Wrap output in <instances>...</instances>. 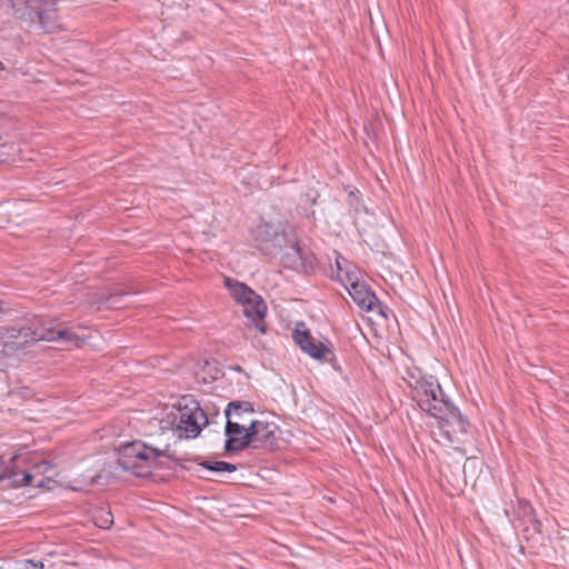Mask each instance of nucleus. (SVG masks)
Segmentation results:
<instances>
[{
	"instance_id": "nucleus-25",
	"label": "nucleus",
	"mask_w": 569,
	"mask_h": 569,
	"mask_svg": "<svg viewBox=\"0 0 569 569\" xmlns=\"http://www.w3.org/2000/svg\"><path fill=\"white\" fill-rule=\"evenodd\" d=\"M443 435L447 437L448 440L451 441V436H450V431H443Z\"/></svg>"
},
{
	"instance_id": "nucleus-21",
	"label": "nucleus",
	"mask_w": 569,
	"mask_h": 569,
	"mask_svg": "<svg viewBox=\"0 0 569 569\" xmlns=\"http://www.w3.org/2000/svg\"><path fill=\"white\" fill-rule=\"evenodd\" d=\"M43 563L41 561H34L32 559H24L20 562V569H42Z\"/></svg>"
},
{
	"instance_id": "nucleus-19",
	"label": "nucleus",
	"mask_w": 569,
	"mask_h": 569,
	"mask_svg": "<svg viewBox=\"0 0 569 569\" xmlns=\"http://www.w3.org/2000/svg\"><path fill=\"white\" fill-rule=\"evenodd\" d=\"M200 467L212 472H234L237 466L227 461H207L203 460L199 463Z\"/></svg>"
},
{
	"instance_id": "nucleus-1",
	"label": "nucleus",
	"mask_w": 569,
	"mask_h": 569,
	"mask_svg": "<svg viewBox=\"0 0 569 569\" xmlns=\"http://www.w3.org/2000/svg\"><path fill=\"white\" fill-rule=\"evenodd\" d=\"M0 301V313H2ZM87 340L86 336L76 332L58 319L34 317L28 323L0 328V353L8 358L24 359L36 353L39 341L70 343L80 346Z\"/></svg>"
},
{
	"instance_id": "nucleus-10",
	"label": "nucleus",
	"mask_w": 569,
	"mask_h": 569,
	"mask_svg": "<svg viewBox=\"0 0 569 569\" xmlns=\"http://www.w3.org/2000/svg\"><path fill=\"white\" fill-rule=\"evenodd\" d=\"M252 442L256 446L272 447L274 445V423L262 420H250Z\"/></svg>"
},
{
	"instance_id": "nucleus-24",
	"label": "nucleus",
	"mask_w": 569,
	"mask_h": 569,
	"mask_svg": "<svg viewBox=\"0 0 569 569\" xmlns=\"http://www.w3.org/2000/svg\"><path fill=\"white\" fill-rule=\"evenodd\" d=\"M23 481H24V485H30V483H31V481H32V476H31V473H29V472H24V473H23Z\"/></svg>"
},
{
	"instance_id": "nucleus-11",
	"label": "nucleus",
	"mask_w": 569,
	"mask_h": 569,
	"mask_svg": "<svg viewBox=\"0 0 569 569\" xmlns=\"http://www.w3.org/2000/svg\"><path fill=\"white\" fill-rule=\"evenodd\" d=\"M242 307V312L246 318L254 326V328L264 333L266 328L263 325V319L267 312V306L260 296H257V301L251 299Z\"/></svg>"
},
{
	"instance_id": "nucleus-8",
	"label": "nucleus",
	"mask_w": 569,
	"mask_h": 569,
	"mask_svg": "<svg viewBox=\"0 0 569 569\" xmlns=\"http://www.w3.org/2000/svg\"><path fill=\"white\" fill-rule=\"evenodd\" d=\"M224 433V450L228 452L243 450L252 442L251 427H246L244 422L227 419Z\"/></svg>"
},
{
	"instance_id": "nucleus-9",
	"label": "nucleus",
	"mask_w": 569,
	"mask_h": 569,
	"mask_svg": "<svg viewBox=\"0 0 569 569\" xmlns=\"http://www.w3.org/2000/svg\"><path fill=\"white\" fill-rule=\"evenodd\" d=\"M346 289L355 303L362 310L375 311L377 307H380V302L375 292L365 281L357 280Z\"/></svg>"
},
{
	"instance_id": "nucleus-2",
	"label": "nucleus",
	"mask_w": 569,
	"mask_h": 569,
	"mask_svg": "<svg viewBox=\"0 0 569 569\" xmlns=\"http://www.w3.org/2000/svg\"><path fill=\"white\" fill-rule=\"evenodd\" d=\"M164 459H172L170 445L156 446L141 440H133L120 445L118 449V465L120 468L141 478L150 476L157 467L167 466Z\"/></svg>"
},
{
	"instance_id": "nucleus-23",
	"label": "nucleus",
	"mask_w": 569,
	"mask_h": 569,
	"mask_svg": "<svg viewBox=\"0 0 569 569\" xmlns=\"http://www.w3.org/2000/svg\"><path fill=\"white\" fill-rule=\"evenodd\" d=\"M257 296H258V295L256 293V297H257ZM251 299H253V300H254V298H251V297H249V296H247V295H243V296L240 298V300H238L237 302H238L239 305H241V306H242V305H244L246 302H248V301H249V300H251ZM256 301H257V298H256Z\"/></svg>"
},
{
	"instance_id": "nucleus-13",
	"label": "nucleus",
	"mask_w": 569,
	"mask_h": 569,
	"mask_svg": "<svg viewBox=\"0 0 569 569\" xmlns=\"http://www.w3.org/2000/svg\"><path fill=\"white\" fill-rule=\"evenodd\" d=\"M337 276L336 279L345 287L348 288L351 283L359 280L358 269L355 264L346 258L337 253L336 257Z\"/></svg>"
},
{
	"instance_id": "nucleus-26",
	"label": "nucleus",
	"mask_w": 569,
	"mask_h": 569,
	"mask_svg": "<svg viewBox=\"0 0 569 569\" xmlns=\"http://www.w3.org/2000/svg\"><path fill=\"white\" fill-rule=\"evenodd\" d=\"M3 69V63L0 61V70Z\"/></svg>"
},
{
	"instance_id": "nucleus-7",
	"label": "nucleus",
	"mask_w": 569,
	"mask_h": 569,
	"mask_svg": "<svg viewBox=\"0 0 569 569\" xmlns=\"http://www.w3.org/2000/svg\"><path fill=\"white\" fill-rule=\"evenodd\" d=\"M273 257H279L284 268L292 270H301L306 266L307 256L300 247L296 234L289 233L286 242H282V249L277 250Z\"/></svg>"
},
{
	"instance_id": "nucleus-22",
	"label": "nucleus",
	"mask_w": 569,
	"mask_h": 569,
	"mask_svg": "<svg viewBox=\"0 0 569 569\" xmlns=\"http://www.w3.org/2000/svg\"><path fill=\"white\" fill-rule=\"evenodd\" d=\"M317 200V193L316 192H309L306 194V202L310 206L315 204Z\"/></svg>"
},
{
	"instance_id": "nucleus-18",
	"label": "nucleus",
	"mask_w": 569,
	"mask_h": 569,
	"mask_svg": "<svg viewBox=\"0 0 569 569\" xmlns=\"http://www.w3.org/2000/svg\"><path fill=\"white\" fill-rule=\"evenodd\" d=\"M93 523L101 529H109L113 525V515L109 508L101 507L92 516Z\"/></svg>"
},
{
	"instance_id": "nucleus-6",
	"label": "nucleus",
	"mask_w": 569,
	"mask_h": 569,
	"mask_svg": "<svg viewBox=\"0 0 569 569\" xmlns=\"http://www.w3.org/2000/svg\"><path fill=\"white\" fill-rule=\"evenodd\" d=\"M288 234L280 223L273 222H261L252 230L257 248L267 256H274L277 250H281Z\"/></svg>"
},
{
	"instance_id": "nucleus-17",
	"label": "nucleus",
	"mask_w": 569,
	"mask_h": 569,
	"mask_svg": "<svg viewBox=\"0 0 569 569\" xmlns=\"http://www.w3.org/2000/svg\"><path fill=\"white\" fill-rule=\"evenodd\" d=\"M129 296V292L126 291H116L111 292L108 296L102 295L98 300L97 303L99 306L106 307V308H121L124 306L123 299Z\"/></svg>"
},
{
	"instance_id": "nucleus-14",
	"label": "nucleus",
	"mask_w": 569,
	"mask_h": 569,
	"mask_svg": "<svg viewBox=\"0 0 569 569\" xmlns=\"http://www.w3.org/2000/svg\"><path fill=\"white\" fill-rule=\"evenodd\" d=\"M253 412V407L248 401H232L229 402L224 410L227 419L234 421L246 422V416Z\"/></svg>"
},
{
	"instance_id": "nucleus-4",
	"label": "nucleus",
	"mask_w": 569,
	"mask_h": 569,
	"mask_svg": "<svg viewBox=\"0 0 569 569\" xmlns=\"http://www.w3.org/2000/svg\"><path fill=\"white\" fill-rule=\"evenodd\" d=\"M178 416L173 421L179 438L193 439L208 423V417L199 402L190 395L182 396L177 402Z\"/></svg>"
},
{
	"instance_id": "nucleus-16",
	"label": "nucleus",
	"mask_w": 569,
	"mask_h": 569,
	"mask_svg": "<svg viewBox=\"0 0 569 569\" xmlns=\"http://www.w3.org/2000/svg\"><path fill=\"white\" fill-rule=\"evenodd\" d=\"M226 287L228 288L231 297L238 301L243 295L256 299V292L242 282L226 278Z\"/></svg>"
},
{
	"instance_id": "nucleus-5",
	"label": "nucleus",
	"mask_w": 569,
	"mask_h": 569,
	"mask_svg": "<svg viewBox=\"0 0 569 569\" xmlns=\"http://www.w3.org/2000/svg\"><path fill=\"white\" fill-rule=\"evenodd\" d=\"M16 17L28 28L46 32L60 28L54 0H24V9H16Z\"/></svg>"
},
{
	"instance_id": "nucleus-3",
	"label": "nucleus",
	"mask_w": 569,
	"mask_h": 569,
	"mask_svg": "<svg viewBox=\"0 0 569 569\" xmlns=\"http://www.w3.org/2000/svg\"><path fill=\"white\" fill-rule=\"evenodd\" d=\"M425 387L426 389H421L418 396H413L418 407L437 419L441 426L451 427L453 432H466V419L450 397L445 393L438 379L426 382Z\"/></svg>"
},
{
	"instance_id": "nucleus-15",
	"label": "nucleus",
	"mask_w": 569,
	"mask_h": 569,
	"mask_svg": "<svg viewBox=\"0 0 569 569\" xmlns=\"http://www.w3.org/2000/svg\"><path fill=\"white\" fill-rule=\"evenodd\" d=\"M437 379L431 375H423L419 370H409L407 371V376L405 377V381L409 386L413 396H418L421 389H426L425 383L430 382V380Z\"/></svg>"
},
{
	"instance_id": "nucleus-12",
	"label": "nucleus",
	"mask_w": 569,
	"mask_h": 569,
	"mask_svg": "<svg viewBox=\"0 0 569 569\" xmlns=\"http://www.w3.org/2000/svg\"><path fill=\"white\" fill-rule=\"evenodd\" d=\"M293 336L295 341L300 347V349L313 359L321 360L329 351L323 345H317L312 342V338L306 330L301 331L297 328Z\"/></svg>"
},
{
	"instance_id": "nucleus-20",
	"label": "nucleus",
	"mask_w": 569,
	"mask_h": 569,
	"mask_svg": "<svg viewBox=\"0 0 569 569\" xmlns=\"http://www.w3.org/2000/svg\"><path fill=\"white\" fill-rule=\"evenodd\" d=\"M348 203L349 206L356 211V212H361V211H365L367 212V209L365 208V206L361 203V199H360V192L358 190H350L349 193H348Z\"/></svg>"
}]
</instances>
